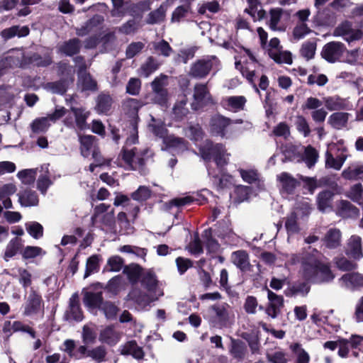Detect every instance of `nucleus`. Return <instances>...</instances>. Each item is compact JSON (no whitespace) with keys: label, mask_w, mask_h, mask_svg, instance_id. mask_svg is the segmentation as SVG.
<instances>
[{"label":"nucleus","mask_w":363,"mask_h":363,"mask_svg":"<svg viewBox=\"0 0 363 363\" xmlns=\"http://www.w3.org/2000/svg\"><path fill=\"white\" fill-rule=\"evenodd\" d=\"M243 308L247 314H255L257 308L260 311L264 309L262 306L259 305L257 298L252 296L246 297Z\"/></svg>","instance_id":"603ef678"},{"label":"nucleus","mask_w":363,"mask_h":363,"mask_svg":"<svg viewBox=\"0 0 363 363\" xmlns=\"http://www.w3.org/2000/svg\"><path fill=\"white\" fill-rule=\"evenodd\" d=\"M342 280L345 286L350 290H356L363 284L362 276L357 273L346 274L342 277Z\"/></svg>","instance_id":"a878e982"},{"label":"nucleus","mask_w":363,"mask_h":363,"mask_svg":"<svg viewBox=\"0 0 363 363\" xmlns=\"http://www.w3.org/2000/svg\"><path fill=\"white\" fill-rule=\"evenodd\" d=\"M222 103L225 109L237 113L244 110L247 99L244 96H227L223 99Z\"/></svg>","instance_id":"f3484780"},{"label":"nucleus","mask_w":363,"mask_h":363,"mask_svg":"<svg viewBox=\"0 0 363 363\" xmlns=\"http://www.w3.org/2000/svg\"><path fill=\"white\" fill-rule=\"evenodd\" d=\"M80 48V42L78 39L74 38L67 42L64 43L59 50L60 52L67 55L71 56L79 52Z\"/></svg>","instance_id":"79ce46f5"},{"label":"nucleus","mask_w":363,"mask_h":363,"mask_svg":"<svg viewBox=\"0 0 363 363\" xmlns=\"http://www.w3.org/2000/svg\"><path fill=\"white\" fill-rule=\"evenodd\" d=\"M147 103L157 104L162 107L168 106V91H152L146 96Z\"/></svg>","instance_id":"7c9ffc66"},{"label":"nucleus","mask_w":363,"mask_h":363,"mask_svg":"<svg viewBox=\"0 0 363 363\" xmlns=\"http://www.w3.org/2000/svg\"><path fill=\"white\" fill-rule=\"evenodd\" d=\"M345 47L340 42H330L325 45L321 52L322 57L329 62H335L340 60Z\"/></svg>","instance_id":"ddd939ff"},{"label":"nucleus","mask_w":363,"mask_h":363,"mask_svg":"<svg viewBox=\"0 0 363 363\" xmlns=\"http://www.w3.org/2000/svg\"><path fill=\"white\" fill-rule=\"evenodd\" d=\"M282 10L281 9H273L270 10L269 20L267 23L272 30L280 32L285 30V27L279 25Z\"/></svg>","instance_id":"c85d7f7f"},{"label":"nucleus","mask_w":363,"mask_h":363,"mask_svg":"<svg viewBox=\"0 0 363 363\" xmlns=\"http://www.w3.org/2000/svg\"><path fill=\"white\" fill-rule=\"evenodd\" d=\"M315 253L306 255L301 258V272L303 277L308 281L313 283H323L332 281L334 279L330 266L320 259V254L318 250Z\"/></svg>","instance_id":"f257e3e1"},{"label":"nucleus","mask_w":363,"mask_h":363,"mask_svg":"<svg viewBox=\"0 0 363 363\" xmlns=\"http://www.w3.org/2000/svg\"><path fill=\"white\" fill-rule=\"evenodd\" d=\"M141 284L147 293H139L136 296L133 292L130 296L142 308L149 306L164 295L162 289L159 286V282L155 273L151 270H147L142 274Z\"/></svg>","instance_id":"f03ea898"},{"label":"nucleus","mask_w":363,"mask_h":363,"mask_svg":"<svg viewBox=\"0 0 363 363\" xmlns=\"http://www.w3.org/2000/svg\"><path fill=\"white\" fill-rule=\"evenodd\" d=\"M220 61L215 55H208L198 60L190 67L189 75L194 78L203 79L213 72H217L220 69Z\"/></svg>","instance_id":"423d86ee"},{"label":"nucleus","mask_w":363,"mask_h":363,"mask_svg":"<svg viewBox=\"0 0 363 363\" xmlns=\"http://www.w3.org/2000/svg\"><path fill=\"white\" fill-rule=\"evenodd\" d=\"M122 354H131L134 358L140 359L144 356L142 347H139L135 341H130L121 348Z\"/></svg>","instance_id":"72a5a7b5"},{"label":"nucleus","mask_w":363,"mask_h":363,"mask_svg":"<svg viewBox=\"0 0 363 363\" xmlns=\"http://www.w3.org/2000/svg\"><path fill=\"white\" fill-rule=\"evenodd\" d=\"M194 99V102L191 106L195 110L198 109L200 106L211 101V97L206 84H197L195 85Z\"/></svg>","instance_id":"2eb2a0df"},{"label":"nucleus","mask_w":363,"mask_h":363,"mask_svg":"<svg viewBox=\"0 0 363 363\" xmlns=\"http://www.w3.org/2000/svg\"><path fill=\"white\" fill-rule=\"evenodd\" d=\"M76 63L82 62L79 65L78 82L77 85L82 91H96L97 89V83L91 76L86 72V66L82 62V58L78 57L75 59Z\"/></svg>","instance_id":"f8f14e48"},{"label":"nucleus","mask_w":363,"mask_h":363,"mask_svg":"<svg viewBox=\"0 0 363 363\" xmlns=\"http://www.w3.org/2000/svg\"><path fill=\"white\" fill-rule=\"evenodd\" d=\"M317 48L315 39L307 40L304 42L300 48V55L306 60H312L315 55Z\"/></svg>","instance_id":"473e14b6"},{"label":"nucleus","mask_w":363,"mask_h":363,"mask_svg":"<svg viewBox=\"0 0 363 363\" xmlns=\"http://www.w3.org/2000/svg\"><path fill=\"white\" fill-rule=\"evenodd\" d=\"M267 298L269 303L265 308V313L272 318H276L284 306V298L269 289H267Z\"/></svg>","instance_id":"4468645a"},{"label":"nucleus","mask_w":363,"mask_h":363,"mask_svg":"<svg viewBox=\"0 0 363 363\" xmlns=\"http://www.w3.org/2000/svg\"><path fill=\"white\" fill-rule=\"evenodd\" d=\"M160 67V63L152 57H149L146 62L141 66V74L145 77H148L151 74L155 72Z\"/></svg>","instance_id":"8fccbe9b"},{"label":"nucleus","mask_w":363,"mask_h":363,"mask_svg":"<svg viewBox=\"0 0 363 363\" xmlns=\"http://www.w3.org/2000/svg\"><path fill=\"white\" fill-rule=\"evenodd\" d=\"M277 179L282 189L288 193L292 192L297 185L296 180L286 172L281 173L277 176Z\"/></svg>","instance_id":"c9c22d12"},{"label":"nucleus","mask_w":363,"mask_h":363,"mask_svg":"<svg viewBox=\"0 0 363 363\" xmlns=\"http://www.w3.org/2000/svg\"><path fill=\"white\" fill-rule=\"evenodd\" d=\"M318 159V151L311 146L305 148L303 160L308 168L312 167L317 162Z\"/></svg>","instance_id":"a18cd8bd"},{"label":"nucleus","mask_w":363,"mask_h":363,"mask_svg":"<svg viewBox=\"0 0 363 363\" xmlns=\"http://www.w3.org/2000/svg\"><path fill=\"white\" fill-rule=\"evenodd\" d=\"M348 120V114L346 113L336 112L330 115L328 123L336 129H341L346 125Z\"/></svg>","instance_id":"ea45409f"},{"label":"nucleus","mask_w":363,"mask_h":363,"mask_svg":"<svg viewBox=\"0 0 363 363\" xmlns=\"http://www.w3.org/2000/svg\"><path fill=\"white\" fill-rule=\"evenodd\" d=\"M290 348L296 354V363H309L310 356L299 343L291 345Z\"/></svg>","instance_id":"c03bdc74"},{"label":"nucleus","mask_w":363,"mask_h":363,"mask_svg":"<svg viewBox=\"0 0 363 363\" xmlns=\"http://www.w3.org/2000/svg\"><path fill=\"white\" fill-rule=\"evenodd\" d=\"M169 7L168 1L163 2L158 9L151 11L146 19L147 24H158L162 23L166 16V13Z\"/></svg>","instance_id":"aec40b11"},{"label":"nucleus","mask_w":363,"mask_h":363,"mask_svg":"<svg viewBox=\"0 0 363 363\" xmlns=\"http://www.w3.org/2000/svg\"><path fill=\"white\" fill-rule=\"evenodd\" d=\"M233 263L240 270L246 271L250 267V261L247 253L244 250H238L232 253Z\"/></svg>","instance_id":"b1692460"},{"label":"nucleus","mask_w":363,"mask_h":363,"mask_svg":"<svg viewBox=\"0 0 363 363\" xmlns=\"http://www.w3.org/2000/svg\"><path fill=\"white\" fill-rule=\"evenodd\" d=\"M363 176V166L360 163L351 164L342 172V177L348 180H357Z\"/></svg>","instance_id":"393cba45"},{"label":"nucleus","mask_w":363,"mask_h":363,"mask_svg":"<svg viewBox=\"0 0 363 363\" xmlns=\"http://www.w3.org/2000/svg\"><path fill=\"white\" fill-rule=\"evenodd\" d=\"M345 148L337 144H330L325 152V166L340 170L347 158Z\"/></svg>","instance_id":"0eeeda50"},{"label":"nucleus","mask_w":363,"mask_h":363,"mask_svg":"<svg viewBox=\"0 0 363 363\" xmlns=\"http://www.w3.org/2000/svg\"><path fill=\"white\" fill-rule=\"evenodd\" d=\"M100 309L104 312L108 319H114L118 311V307L110 301H106L100 306Z\"/></svg>","instance_id":"0e129e2a"},{"label":"nucleus","mask_w":363,"mask_h":363,"mask_svg":"<svg viewBox=\"0 0 363 363\" xmlns=\"http://www.w3.org/2000/svg\"><path fill=\"white\" fill-rule=\"evenodd\" d=\"M112 99L109 95L101 94L96 99V110L99 113H107L111 107Z\"/></svg>","instance_id":"58836bf2"},{"label":"nucleus","mask_w":363,"mask_h":363,"mask_svg":"<svg viewBox=\"0 0 363 363\" xmlns=\"http://www.w3.org/2000/svg\"><path fill=\"white\" fill-rule=\"evenodd\" d=\"M26 229L28 234L33 238L38 240L43 235V227L35 221H30L26 223Z\"/></svg>","instance_id":"864d4df0"},{"label":"nucleus","mask_w":363,"mask_h":363,"mask_svg":"<svg viewBox=\"0 0 363 363\" xmlns=\"http://www.w3.org/2000/svg\"><path fill=\"white\" fill-rule=\"evenodd\" d=\"M18 201L24 207L35 206L38 203V197L35 191L26 190L18 194Z\"/></svg>","instance_id":"c756f323"},{"label":"nucleus","mask_w":363,"mask_h":363,"mask_svg":"<svg viewBox=\"0 0 363 363\" xmlns=\"http://www.w3.org/2000/svg\"><path fill=\"white\" fill-rule=\"evenodd\" d=\"M37 172L38 169H27L20 171L17 177L24 184H31L35 179Z\"/></svg>","instance_id":"4d7b16f0"},{"label":"nucleus","mask_w":363,"mask_h":363,"mask_svg":"<svg viewBox=\"0 0 363 363\" xmlns=\"http://www.w3.org/2000/svg\"><path fill=\"white\" fill-rule=\"evenodd\" d=\"M312 30L306 23H297L293 30V37L296 40H300L310 34Z\"/></svg>","instance_id":"bf43d9fd"},{"label":"nucleus","mask_w":363,"mask_h":363,"mask_svg":"<svg viewBox=\"0 0 363 363\" xmlns=\"http://www.w3.org/2000/svg\"><path fill=\"white\" fill-rule=\"evenodd\" d=\"M100 256L94 255L89 257L86 263V270L84 278L86 279L91 274L97 272L99 269Z\"/></svg>","instance_id":"09e8293b"},{"label":"nucleus","mask_w":363,"mask_h":363,"mask_svg":"<svg viewBox=\"0 0 363 363\" xmlns=\"http://www.w3.org/2000/svg\"><path fill=\"white\" fill-rule=\"evenodd\" d=\"M187 99L186 96H182V98L174 104L173 107V116L177 120L182 119L189 111L186 107Z\"/></svg>","instance_id":"a19ab883"},{"label":"nucleus","mask_w":363,"mask_h":363,"mask_svg":"<svg viewBox=\"0 0 363 363\" xmlns=\"http://www.w3.org/2000/svg\"><path fill=\"white\" fill-rule=\"evenodd\" d=\"M45 252L40 247L27 246L24 248L22 256L24 259H32L39 256H43Z\"/></svg>","instance_id":"338daca9"},{"label":"nucleus","mask_w":363,"mask_h":363,"mask_svg":"<svg viewBox=\"0 0 363 363\" xmlns=\"http://www.w3.org/2000/svg\"><path fill=\"white\" fill-rule=\"evenodd\" d=\"M245 11L249 13L254 21H259L264 18L266 12L262 9L259 2H255V5L249 4V7L245 9Z\"/></svg>","instance_id":"6e6d98bb"},{"label":"nucleus","mask_w":363,"mask_h":363,"mask_svg":"<svg viewBox=\"0 0 363 363\" xmlns=\"http://www.w3.org/2000/svg\"><path fill=\"white\" fill-rule=\"evenodd\" d=\"M199 151L204 160L213 159L219 168L228 163L229 154L223 144H213L210 140H206L203 145L199 146Z\"/></svg>","instance_id":"20e7f679"},{"label":"nucleus","mask_w":363,"mask_h":363,"mask_svg":"<svg viewBox=\"0 0 363 363\" xmlns=\"http://www.w3.org/2000/svg\"><path fill=\"white\" fill-rule=\"evenodd\" d=\"M58 68L61 74H64L65 73L68 75L70 74V80H60L56 82L48 83L47 84L46 87L54 94H63L66 92L69 84L73 82L72 76L74 71L70 66L65 62L59 63Z\"/></svg>","instance_id":"9d476101"},{"label":"nucleus","mask_w":363,"mask_h":363,"mask_svg":"<svg viewBox=\"0 0 363 363\" xmlns=\"http://www.w3.org/2000/svg\"><path fill=\"white\" fill-rule=\"evenodd\" d=\"M21 246V240L17 238L12 239L7 245L5 250V259H8L13 257L18 251Z\"/></svg>","instance_id":"052dcab7"},{"label":"nucleus","mask_w":363,"mask_h":363,"mask_svg":"<svg viewBox=\"0 0 363 363\" xmlns=\"http://www.w3.org/2000/svg\"><path fill=\"white\" fill-rule=\"evenodd\" d=\"M298 215L299 210L298 209L296 211H293L286 218L285 228L287 232V240L289 242L294 235H298L301 230L299 223L301 218H298Z\"/></svg>","instance_id":"dca6fc26"},{"label":"nucleus","mask_w":363,"mask_h":363,"mask_svg":"<svg viewBox=\"0 0 363 363\" xmlns=\"http://www.w3.org/2000/svg\"><path fill=\"white\" fill-rule=\"evenodd\" d=\"M152 48L155 53L162 55L164 57H169L172 52V48L164 40L154 42L152 43Z\"/></svg>","instance_id":"13d9d810"},{"label":"nucleus","mask_w":363,"mask_h":363,"mask_svg":"<svg viewBox=\"0 0 363 363\" xmlns=\"http://www.w3.org/2000/svg\"><path fill=\"white\" fill-rule=\"evenodd\" d=\"M51 123L47 117L36 118L31 123L32 131L35 133H44L48 130Z\"/></svg>","instance_id":"5fc2aeb1"},{"label":"nucleus","mask_w":363,"mask_h":363,"mask_svg":"<svg viewBox=\"0 0 363 363\" xmlns=\"http://www.w3.org/2000/svg\"><path fill=\"white\" fill-rule=\"evenodd\" d=\"M151 155L152 153L148 149H145L139 153L135 147L131 150L123 147L121 154L125 164L131 169H135L142 166L144 164L145 160L151 156Z\"/></svg>","instance_id":"6e6552de"},{"label":"nucleus","mask_w":363,"mask_h":363,"mask_svg":"<svg viewBox=\"0 0 363 363\" xmlns=\"http://www.w3.org/2000/svg\"><path fill=\"white\" fill-rule=\"evenodd\" d=\"M185 135L191 140L197 143L203 137V132L199 124L190 125L184 131Z\"/></svg>","instance_id":"de8ad7c7"},{"label":"nucleus","mask_w":363,"mask_h":363,"mask_svg":"<svg viewBox=\"0 0 363 363\" xmlns=\"http://www.w3.org/2000/svg\"><path fill=\"white\" fill-rule=\"evenodd\" d=\"M211 321L219 328L231 326L235 321V313L227 303H216L211 306Z\"/></svg>","instance_id":"39448f33"},{"label":"nucleus","mask_w":363,"mask_h":363,"mask_svg":"<svg viewBox=\"0 0 363 363\" xmlns=\"http://www.w3.org/2000/svg\"><path fill=\"white\" fill-rule=\"evenodd\" d=\"M333 35L342 37L347 42L351 43L359 40L362 33L360 29L354 28L350 21H345L335 28Z\"/></svg>","instance_id":"9b49d317"},{"label":"nucleus","mask_w":363,"mask_h":363,"mask_svg":"<svg viewBox=\"0 0 363 363\" xmlns=\"http://www.w3.org/2000/svg\"><path fill=\"white\" fill-rule=\"evenodd\" d=\"M190 8L189 2H186L183 5L177 6L172 12L171 21L173 23L179 22L181 18L186 16L190 11Z\"/></svg>","instance_id":"680f3d73"},{"label":"nucleus","mask_w":363,"mask_h":363,"mask_svg":"<svg viewBox=\"0 0 363 363\" xmlns=\"http://www.w3.org/2000/svg\"><path fill=\"white\" fill-rule=\"evenodd\" d=\"M323 241L327 247L335 249L341 243V232L337 228H330L326 233Z\"/></svg>","instance_id":"5701e85b"},{"label":"nucleus","mask_w":363,"mask_h":363,"mask_svg":"<svg viewBox=\"0 0 363 363\" xmlns=\"http://www.w3.org/2000/svg\"><path fill=\"white\" fill-rule=\"evenodd\" d=\"M337 213L343 218H356L359 210L347 201H341L337 208Z\"/></svg>","instance_id":"2f4dec72"},{"label":"nucleus","mask_w":363,"mask_h":363,"mask_svg":"<svg viewBox=\"0 0 363 363\" xmlns=\"http://www.w3.org/2000/svg\"><path fill=\"white\" fill-rule=\"evenodd\" d=\"M166 86H167V76L164 74L157 77L151 83L153 91H168L165 88Z\"/></svg>","instance_id":"774afa93"},{"label":"nucleus","mask_w":363,"mask_h":363,"mask_svg":"<svg viewBox=\"0 0 363 363\" xmlns=\"http://www.w3.org/2000/svg\"><path fill=\"white\" fill-rule=\"evenodd\" d=\"M333 193L330 191H325L320 193L318 196V204L319 209L325 212L331 208V199Z\"/></svg>","instance_id":"49530a36"},{"label":"nucleus","mask_w":363,"mask_h":363,"mask_svg":"<svg viewBox=\"0 0 363 363\" xmlns=\"http://www.w3.org/2000/svg\"><path fill=\"white\" fill-rule=\"evenodd\" d=\"M231 123L232 121L230 118L221 115H215L210 121V132L213 135L228 138L230 137L228 130Z\"/></svg>","instance_id":"1a4fd4ad"},{"label":"nucleus","mask_w":363,"mask_h":363,"mask_svg":"<svg viewBox=\"0 0 363 363\" xmlns=\"http://www.w3.org/2000/svg\"><path fill=\"white\" fill-rule=\"evenodd\" d=\"M120 338V333L111 326L106 327L102 330L99 335V340L109 345H116L119 341Z\"/></svg>","instance_id":"4be33fe9"},{"label":"nucleus","mask_w":363,"mask_h":363,"mask_svg":"<svg viewBox=\"0 0 363 363\" xmlns=\"http://www.w3.org/2000/svg\"><path fill=\"white\" fill-rule=\"evenodd\" d=\"M346 254L354 259L362 257V238L357 235H352L347 243Z\"/></svg>","instance_id":"6ab92c4d"},{"label":"nucleus","mask_w":363,"mask_h":363,"mask_svg":"<svg viewBox=\"0 0 363 363\" xmlns=\"http://www.w3.org/2000/svg\"><path fill=\"white\" fill-rule=\"evenodd\" d=\"M84 303L89 308H99L102 302V295L101 292H86L84 295Z\"/></svg>","instance_id":"4c0bfd02"},{"label":"nucleus","mask_w":363,"mask_h":363,"mask_svg":"<svg viewBox=\"0 0 363 363\" xmlns=\"http://www.w3.org/2000/svg\"><path fill=\"white\" fill-rule=\"evenodd\" d=\"M148 128L155 136L162 139L167 147H174L178 151H183L186 149V143L184 139L168 135L165 124L161 119L155 118L151 116Z\"/></svg>","instance_id":"7ed1b4c3"},{"label":"nucleus","mask_w":363,"mask_h":363,"mask_svg":"<svg viewBox=\"0 0 363 363\" xmlns=\"http://www.w3.org/2000/svg\"><path fill=\"white\" fill-rule=\"evenodd\" d=\"M95 137L92 135H83L79 137L81 144V153L84 157H87L90 154V150L94 146Z\"/></svg>","instance_id":"3c124183"},{"label":"nucleus","mask_w":363,"mask_h":363,"mask_svg":"<svg viewBox=\"0 0 363 363\" xmlns=\"http://www.w3.org/2000/svg\"><path fill=\"white\" fill-rule=\"evenodd\" d=\"M71 111L75 117V123L77 127L83 130L86 128V119L89 116V112L80 107H72Z\"/></svg>","instance_id":"f704fd0d"},{"label":"nucleus","mask_w":363,"mask_h":363,"mask_svg":"<svg viewBox=\"0 0 363 363\" xmlns=\"http://www.w3.org/2000/svg\"><path fill=\"white\" fill-rule=\"evenodd\" d=\"M29 33V28L27 26H14L3 30L1 33V37L4 40L11 39L15 36L25 37Z\"/></svg>","instance_id":"cd10ccee"},{"label":"nucleus","mask_w":363,"mask_h":363,"mask_svg":"<svg viewBox=\"0 0 363 363\" xmlns=\"http://www.w3.org/2000/svg\"><path fill=\"white\" fill-rule=\"evenodd\" d=\"M13 276L18 280L20 284L27 289L32 284V274L30 272L24 268H18L13 269Z\"/></svg>","instance_id":"e433bc0d"},{"label":"nucleus","mask_w":363,"mask_h":363,"mask_svg":"<svg viewBox=\"0 0 363 363\" xmlns=\"http://www.w3.org/2000/svg\"><path fill=\"white\" fill-rule=\"evenodd\" d=\"M66 318L68 320L81 321L83 319L82 311L76 295H73L69 300V307L66 312Z\"/></svg>","instance_id":"412c9836"},{"label":"nucleus","mask_w":363,"mask_h":363,"mask_svg":"<svg viewBox=\"0 0 363 363\" xmlns=\"http://www.w3.org/2000/svg\"><path fill=\"white\" fill-rule=\"evenodd\" d=\"M269 56L277 64L291 65L293 62L292 54L288 50H269Z\"/></svg>","instance_id":"bb28decb"},{"label":"nucleus","mask_w":363,"mask_h":363,"mask_svg":"<svg viewBox=\"0 0 363 363\" xmlns=\"http://www.w3.org/2000/svg\"><path fill=\"white\" fill-rule=\"evenodd\" d=\"M27 65L33 64L38 67H46L51 64L52 59L50 56H45V57H40L38 54H33L30 57H26Z\"/></svg>","instance_id":"69168bd1"},{"label":"nucleus","mask_w":363,"mask_h":363,"mask_svg":"<svg viewBox=\"0 0 363 363\" xmlns=\"http://www.w3.org/2000/svg\"><path fill=\"white\" fill-rule=\"evenodd\" d=\"M41 171L44 172L39 176L37 181V187L42 194H45L48 187L52 184V182L48 175V167H42Z\"/></svg>","instance_id":"37998d69"},{"label":"nucleus","mask_w":363,"mask_h":363,"mask_svg":"<svg viewBox=\"0 0 363 363\" xmlns=\"http://www.w3.org/2000/svg\"><path fill=\"white\" fill-rule=\"evenodd\" d=\"M41 305V297L35 291H31L23 305V315L29 316L37 313Z\"/></svg>","instance_id":"a211bd4d"},{"label":"nucleus","mask_w":363,"mask_h":363,"mask_svg":"<svg viewBox=\"0 0 363 363\" xmlns=\"http://www.w3.org/2000/svg\"><path fill=\"white\" fill-rule=\"evenodd\" d=\"M294 125L299 133L303 135L304 137H307L311 130L306 119L301 115H298L295 117Z\"/></svg>","instance_id":"e2e57ef3"}]
</instances>
